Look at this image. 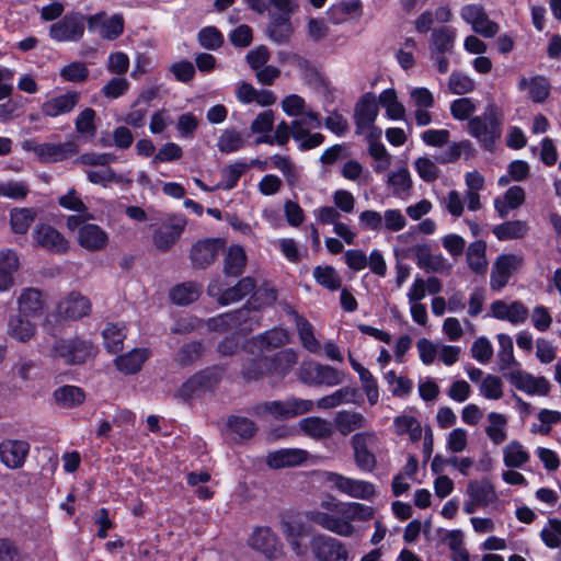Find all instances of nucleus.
Returning a JSON list of instances; mask_svg holds the SVG:
<instances>
[{
	"instance_id": "nucleus-1",
	"label": "nucleus",
	"mask_w": 561,
	"mask_h": 561,
	"mask_svg": "<svg viewBox=\"0 0 561 561\" xmlns=\"http://www.w3.org/2000/svg\"><path fill=\"white\" fill-rule=\"evenodd\" d=\"M306 518L321 527L342 537H351L355 533L354 520L366 522L373 518L374 510L357 502H337L334 499L321 501L318 508L305 514Z\"/></svg>"
},
{
	"instance_id": "nucleus-2",
	"label": "nucleus",
	"mask_w": 561,
	"mask_h": 561,
	"mask_svg": "<svg viewBox=\"0 0 561 561\" xmlns=\"http://www.w3.org/2000/svg\"><path fill=\"white\" fill-rule=\"evenodd\" d=\"M275 300L276 291L274 289H257L243 308L211 319L209 327L221 332L233 330L242 335L249 334L261 325V316L257 309Z\"/></svg>"
},
{
	"instance_id": "nucleus-3",
	"label": "nucleus",
	"mask_w": 561,
	"mask_h": 561,
	"mask_svg": "<svg viewBox=\"0 0 561 561\" xmlns=\"http://www.w3.org/2000/svg\"><path fill=\"white\" fill-rule=\"evenodd\" d=\"M502 111L494 103H489L481 115L469 119V134L474 137L485 150L493 151L502 135Z\"/></svg>"
},
{
	"instance_id": "nucleus-4",
	"label": "nucleus",
	"mask_w": 561,
	"mask_h": 561,
	"mask_svg": "<svg viewBox=\"0 0 561 561\" xmlns=\"http://www.w3.org/2000/svg\"><path fill=\"white\" fill-rule=\"evenodd\" d=\"M88 25V18L81 12L71 11L49 26L48 35L56 42H79Z\"/></svg>"
},
{
	"instance_id": "nucleus-5",
	"label": "nucleus",
	"mask_w": 561,
	"mask_h": 561,
	"mask_svg": "<svg viewBox=\"0 0 561 561\" xmlns=\"http://www.w3.org/2000/svg\"><path fill=\"white\" fill-rule=\"evenodd\" d=\"M314 407L313 401L290 398L285 401H271L257 404L253 408V414H271L276 419H290L310 412Z\"/></svg>"
},
{
	"instance_id": "nucleus-6",
	"label": "nucleus",
	"mask_w": 561,
	"mask_h": 561,
	"mask_svg": "<svg viewBox=\"0 0 561 561\" xmlns=\"http://www.w3.org/2000/svg\"><path fill=\"white\" fill-rule=\"evenodd\" d=\"M53 355L60 358L67 365H79L92 355V344L85 340L76 337L57 340L53 346Z\"/></svg>"
},
{
	"instance_id": "nucleus-7",
	"label": "nucleus",
	"mask_w": 561,
	"mask_h": 561,
	"mask_svg": "<svg viewBox=\"0 0 561 561\" xmlns=\"http://www.w3.org/2000/svg\"><path fill=\"white\" fill-rule=\"evenodd\" d=\"M378 444V436L375 432H360L353 435L351 446L354 451L356 466L367 472H371L377 465L376 456L370 448Z\"/></svg>"
},
{
	"instance_id": "nucleus-8",
	"label": "nucleus",
	"mask_w": 561,
	"mask_h": 561,
	"mask_svg": "<svg viewBox=\"0 0 561 561\" xmlns=\"http://www.w3.org/2000/svg\"><path fill=\"white\" fill-rule=\"evenodd\" d=\"M299 378L307 385L333 387L343 381V374L329 365L311 362L301 365Z\"/></svg>"
},
{
	"instance_id": "nucleus-9",
	"label": "nucleus",
	"mask_w": 561,
	"mask_h": 561,
	"mask_svg": "<svg viewBox=\"0 0 561 561\" xmlns=\"http://www.w3.org/2000/svg\"><path fill=\"white\" fill-rule=\"evenodd\" d=\"M524 259L518 254L507 253L499 255L491 271V289L497 291L505 287L511 276L522 267Z\"/></svg>"
},
{
	"instance_id": "nucleus-10",
	"label": "nucleus",
	"mask_w": 561,
	"mask_h": 561,
	"mask_svg": "<svg viewBox=\"0 0 561 561\" xmlns=\"http://www.w3.org/2000/svg\"><path fill=\"white\" fill-rule=\"evenodd\" d=\"M325 481L340 492L355 499L370 500L375 496V486L373 483L364 480H356L344 477L336 472H327Z\"/></svg>"
},
{
	"instance_id": "nucleus-11",
	"label": "nucleus",
	"mask_w": 561,
	"mask_h": 561,
	"mask_svg": "<svg viewBox=\"0 0 561 561\" xmlns=\"http://www.w3.org/2000/svg\"><path fill=\"white\" fill-rule=\"evenodd\" d=\"M32 237L38 248L55 254H66L70 249V242L56 228L47 224H37Z\"/></svg>"
},
{
	"instance_id": "nucleus-12",
	"label": "nucleus",
	"mask_w": 561,
	"mask_h": 561,
	"mask_svg": "<svg viewBox=\"0 0 561 561\" xmlns=\"http://www.w3.org/2000/svg\"><path fill=\"white\" fill-rule=\"evenodd\" d=\"M249 546L270 560H276L284 553L279 537L270 527H257L248 540Z\"/></svg>"
},
{
	"instance_id": "nucleus-13",
	"label": "nucleus",
	"mask_w": 561,
	"mask_h": 561,
	"mask_svg": "<svg viewBox=\"0 0 561 561\" xmlns=\"http://www.w3.org/2000/svg\"><path fill=\"white\" fill-rule=\"evenodd\" d=\"M310 545L319 561H347L348 551L336 538L319 534L312 537Z\"/></svg>"
},
{
	"instance_id": "nucleus-14",
	"label": "nucleus",
	"mask_w": 561,
	"mask_h": 561,
	"mask_svg": "<svg viewBox=\"0 0 561 561\" xmlns=\"http://www.w3.org/2000/svg\"><path fill=\"white\" fill-rule=\"evenodd\" d=\"M124 18L122 14H114L107 18L104 11L88 18V28L90 32L99 31L104 39L113 41L124 33Z\"/></svg>"
},
{
	"instance_id": "nucleus-15",
	"label": "nucleus",
	"mask_w": 561,
	"mask_h": 561,
	"mask_svg": "<svg viewBox=\"0 0 561 561\" xmlns=\"http://www.w3.org/2000/svg\"><path fill=\"white\" fill-rule=\"evenodd\" d=\"M416 265L426 273L449 274L451 264L440 253H433L428 244H416L412 248Z\"/></svg>"
},
{
	"instance_id": "nucleus-16",
	"label": "nucleus",
	"mask_w": 561,
	"mask_h": 561,
	"mask_svg": "<svg viewBox=\"0 0 561 561\" xmlns=\"http://www.w3.org/2000/svg\"><path fill=\"white\" fill-rule=\"evenodd\" d=\"M256 287L255 280L250 277L241 278L234 286L221 291L216 285L208 286V293L213 297H217V301L225 306L242 300L245 296L253 293Z\"/></svg>"
},
{
	"instance_id": "nucleus-17",
	"label": "nucleus",
	"mask_w": 561,
	"mask_h": 561,
	"mask_svg": "<svg viewBox=\"0 0 561 561\" xmlns=\"http://www.w3.org/2000/svg\"><path fill=\"white\" fill-rule=\"evenodd\" d=\"M504 376L514 387L528 394L546 396L550 390V383L545 377H534L520 369L512 370Z\"/></svg>"
},
{
	"instance_id": "nucleus-18",
	"label": "nucleus",
	"mask_w": 561,
	"mask_h": 561,
	"mask_svg": "<svg viewBox=\"0 0 561 561\" xmlns=\"http://www.w3.org/2000/svg\"><path fill=\"white\" fill-rule=\"evenodd\" d=\"M222 248L219 240H201L191 250L190 259L194 268L204 270L213 264Z\"/></svg>"
},
{
	"instance_id": "nucleus-19",
	"label": "nucleus",
	"mask_w": 561,
	"mask_h": 561,
	"mask_svg": "<svg viewBox=\"0 0 561 561\" xmlns=\"http://www.w3.org/2000/svg\"><path fill=\"white\" fill-rule=\"evenodd\" d=\"M30 450L31 446L26 440H2V465L13 470L22 468L26 461Z\"/></svg>"
},
{
	"instance_id": "nucleus-20",
	"label": "nucleus",
	"mask_w": 561,
	"mask_h": 561,
	"mask_svg": "<svg viewBox=\"0 0 561 561\" xmlns=\"http://www.w3.org/2000/svg\"><path fill=\"white\" fill-rule=\"evenodd\" d=\"M77 241L87 251H102L108 243V234L95 224H84L79 228Z\"/></svg>"
},
{
	"instance_id": "nucleus-21",
	"label": "nucleus",
	"mask_w": 561,
	"mask_h": 561,
	"mask_svg": "<svg viewBox=\"0 0 561 561\" xmlns=\"http://www.w3.org/2000/svg\"><path fill=\"white\" fill-rule=\"evenodd\" d=\"M33 151L44 162H57L75 156L78 152V146L75 141L46 142L34 146Z\"/></svg>"
},
{
	"instance_id": "nucleus-22",
	"label": "nucleus",
	"mask_w": 561,
	"mask_h": 561,
	"mask_svg": "<svg viewBox=\"0 0 561 561\" xmlns=\"http://www.w3.org/2000/svg\"><path fill=\"white\" fill-rule=\"evenodd\" d=\"M185 227L183 219H172L164 222L153 233L154 247L161 251H169L181 237Z\"/></svg>"
},
{
	"instance_id": "nucleus-23",
	"label": "nucleus",
	"mask_w": 561,
	"mask_h": 561,
	"mask_svg": "<svg viewBox=\"0 0 561 561\" xmlns=\"http://www.w3.org/2000/svg\"><path fill=\"white\" fill-rule=\"evenodd\" d=\"M90 311V300L79 293H71L58 304V313L64 319L78 320L88 316Z\"/></svg>"
},
{
	"instance_id": "nucleus-24",
	"label": "nucleus",
	"mask_w": 561,
	"mask_h": 561,
	"mask_svg": "<svg viewBox=\"0 0 561 561\" xmlns=\"http://www.w3.org/2000/svg\"><path fill=\"white\" fill-rule=\"evenodd\" d=\"M80 101V93L68 91L65 94L54 96L45 101L41 108L44 115L57 117L70 113Z\"/></svg>"
},
{
	"instance_id": "nucleus-25",
	"label": "nucleus",
	"mask_w": 561,
	"mask_h": 561,
	"mask_svg": "<svg viewBox=\"0 0 561 561\" xmlns=\"http://www.w3.org/2000/svg\"><path fill=\"white\" fill-rule=\"evenodd\" d=\"M378 115V105L373 93H366L355 106V125L356 131L362 133L364 129L373 126Z\"/></svg>"
},
{
	"instance_id": "nucleus-26",
	"label": "nucleus",
	"mask_w": 561,
	"mask_h": 561,
	"mask_svg": "<svg viewBox=\"0 0 561 561\" xmlns=\"http://www.w3.org/2000/svg\"><path fill=\"white\" fill-rule=\"evenodd\" d=\"M491 311L494 318L510 321L513 324L523 323L528 317V309L522 301L507 305L503 300H495L491 304Z\"/></svg>"
},
{
	"instance_id": "nucleus-27",
	"label": "nucleus",
	"mask_w": 561,
	"mask_h": 561,
	"mask_svg": "<svg viewBox=\"0 0 561 561\" xmlns=\"http://www.w3.org/2000/svg\"><path fill=\"white\" fill-rule=\"evenodd\" d=\"M280 529L293 551L297 556H304L307 551L306 546L301 541L306 536L304 523L296 519L283 518Z\"/></svg>"
},
{
	"instance_id": "nucleus-28",
	"label": "nucleus",
	"mask_w": 561,
	"mask_h": 561,
	"mask_svg": "<svg viewBox=\"0 0 561 561\" xmlns=\"http://www.w3.org/2000/svg\"><path fill=\"white\" fill-rule=\"evenodd\" d=\"M216 381L213 373L201 371L185 381L176 391L175 397L187 402L196 392L210 389Z\"/></svg>"
},
{
	"instance_id": "nucleus-29",
	"label": "nucleus",
	"mask_w": 561,
	"mask_h": 561,
	"mask_svg": "<svg viewBox=\"0 0 561 561\" xmlns=\"http://www.w3.org/2000/svg\"><path fill=\"white\" fill-rule=\"evenodd\" d=\"M19 313L24 317L38 318L42 314L44 300L37 288H24L18 299Z\"/></svg>"
},
{
	"instance_id": "nucleus-30",
	"label": "nucleus",
	"mask_w": 561,
	"mask_h": 561,
	"mask_svg": "<svg viewBox=\"0 0 561 561\" xmlns=\"http://www.w3.org/2000/svg\"><path fill=\"white\" fill-rule=\"evenodd\" d=\"M307 456L302 449H279L267 455L266 463L273 469L294 467L302 463Z\"/></svg>"
},
{
	"instance_id": "nucleus-31",
	"label": "nucleus",
	"mask_w": 561,
	"mask_h": 561,
	"mask_svg": "<svg viewBox=\"0 0 561 561\" xmlns=\"http://www.w3.org/2000/svg\"><path fill=\"white\" fill-rule=\"evenodd\" d=\"M334 426L342 434L346 436L354 431L367 426V419L359 412L342 410L339 411L334 417Z\"/></svg>"
},
{
	"instance_id": "nucleus-32",
	"label": "nucleus",
	"mask_w": 561,
	"mask_h": 561,
	"mask_svg": "<svg viewBox=\"0 0 561 561\" xmlns=\"http://www.w3.org/2000/svg\"><path fill=\"white\" fill-rule=\"evenodd\" d=\"M268 15L270 22L266 30L268 37L277 44L288 42L294 31L290 18L277 16L274 11H268Z\"/></svg>"
},
{
	"instance_id": "nucleus-33",
	"label": "nucleus",
	"mask_w": 561,
	"mask_h": 561,
	"mask_svg": "<svg viewBox=\"0 0 561 561\" xmlns=\"http://www.w3.org/2000/svg\"><path fill=\"white\" fill-rule=\"evenodd\" d=\"M522 91L528 90L529 98L535 103H542L550 94V82L542 76H536L531 79L522 78L518 82Z\"/></svg>"
},
{
	"instance_id": "nucleus-34",
	"label": "nucleus",
	"mask_w": 561,
	"mask_h": 561,
	"mask_svg": "<svg viewBox=\"0 0 561 561\" xmlns=\"http://www.w3.org/2000/svg\"><path fill=\"white\" fill-rule=\"evenodd\" d=\"M467 494L482 507L496 500L495 490L488 479L470 481L467 485Z\"/></svg>"
},
{
	"instance_id": "nucleus-35",
	"label": "nucleus",
	"mask_w": 561,
	"mask_h": 561,
	"mask_svg": "<svg viewBox=\"0 0 561 561\" xmlns=\"http://www.w3.org/2000/svg\"><path fill=\"white\" fill-rule=\"evenodd\" d=\"M456 30L450 26H442L434 28L431 34V53H448L451 54L456 39Z\"/></svg>"
},
{
	"instance_id": "nucleus-36",
	"label": "nucleus",
	"mask_w": 561,
	"mask_h": 561,
	"mask_svg": "<svg viewBox=\"0 0 561 561\" xmlns=\"http://www.w3.org/2000/svg\"><path fill=\"white\" fill-rule=\"evenodd\" d=\"M301 345L310 353L320 352V342L316 339L312 324L296 311H291Z\"/></svg>"
},
{
	"instance_id": "nucleus-37",
	"label": "nucleus",
	"mask_w": 561,
	"mask_h": 561,
	"mask_svg": "<svg viewBox=\"0 0 561 561\" xmlns=\"http://www.w3.org/2000/svg\"><path fill=\"white\" fill-rule=\"evenodd\" d=\"M300 430L314 439L330 438L333 434L332 424L317 416L305 417L299 422Z\"/></svg>"
},
{
	"instance_id": "nucleus-38",
	"label": "nucleus",
	"mask_w": 561,
	"mask_h": 561,
	"mask_svg": "<svg viewBox=\"0 0 561 561\" xmlns=\"http://www.w3.org/2000/svg\"><path fill=\"white\" fill-rule=\"evenodd\" d=\"M149 351L147 348H134L127 354L121 355L115 359L118 370L125 374H136L148 359Z\"/></svg>"
},
{
	"instance_id": "nucleus-39",
	"label": "nucleus",
	"mask_w": 561,
	"mask_h": 561,
	"mask_svg": "<svg viewBox=\"0 0 561 561\" xmlns=\"http://www.w3.org/2000/svg\"><path fill=\"white\" fill-rule=\"evenodd\" d=\"M247 254L242 247L232 245L229 248L224 260V273L226 276L237 277L244 271Z\"/></svg>"
},
{
	"instance_id": "nucleus-40",
	"label": "nucleus",
	"mask_w": 561,
	"mask_h": 561,
	"mask_svg": "<svg viewBox=\"0 0 561 561\" xmlns=\"http://www.w3.org/2000/svg\"><path fill=\"white\" fill-rule=\"evenodd\" d=\"M358 390L351 387H343L329 396H324L317 401L319 409H333L343 403H356Z\"/></svg>"
},
{
	"instance_id": "nucleus-41",
	"label": "nucleus",
	"mask_w": 561,
	"mask_h": 561,
	"mask_svg": "<svg viewBox=\"0 0 561 561\" xmlns=\"http://www.w3.org/2000/svg\"><path fill=\"white\" fill-rule=\"evenodd\" d=\"M247 144L244 135L236 128H226L217 140V148L221 153H232L242 149Z\"/></svg>"
},
{
	"instance_id": "nucleus-42",
	"label": "nucleus",
	"mask_w": 561,
	"mask_h": 561,
	"mask_svg": "<svg viewBox=\"0 0 561 561\" xmlns=\"http://www.w3.org/2000/svg\"><path fill=\"white\" fill-rule=\"evenodd\" d=\"M32 319L21 313L12 317L8 324L9 334L21 342L30 340L35 333V324L32 322Z\"/></svg>"
},
{
	"instance_id": "nucleus-43",
	"label": "nucleus",
	"mask_w": 561,
	"mask_h": 561,
	"mask_svg": "<svg viewBox=\"0 0 561 561\" xmlns=\"http://www.w3.org/2000/svg\"><path fill=\"white\" fill-rule=\"evenodd\" d=\"M54 398L59 407L71 409L83 403L85 396L81 388L67 385L56 389Z\"/></svg>"
},
{
	"instance_id": "nucleus-44",
	"label": "nucleus",
	"mask_w": 561,
	"mask_h": 561,
	"mask_svg": "<svg viewBox=\"0 0 561 561\" xmlns=\"http://www.w3.org/2000/svg\"><path fill=\"white\" fill-rule=\"evenodd\" d=\"M486 243L482 240L472 242L467 249V262L477 274H484L488 267L485 257Z\"/></svg>"
},
{
	"instance_id": "nucleus-45",
	"label": "nucleus",
	"mask_w": 561,
	"mask_h": 561,
	"mask_svg": "<svg viewBox=\"0 0 561 561\" xmlns=\"http://www.w3.org/2000/svg\"><path fill=\"white\" fill-rule=\"evenodd\" d=\"M528 230L529 227L526 221L513 220L495 226L493 233L499 240L504 241L524 238Z\"/></svg>"
},
{
	"instance_id": "nucleus-46",
	"label": "nucleus",
	"mask_w": 561,
	"mask_h": 561,
	"mask_svg": "<svg viewBox=\"0 0 561 561\" xmlns=\"http://www.w3.org/2000/svg\"><path fill=\"white\" fill-rule=\"evenodd\" d=\"M36 216L37 211L34 208H13L10 214L11 230L18 234H25Z\"/></svg>"
},
{
	"instance_id": "nucleus-47",
	"label": "nucleus",
	"mask_w": 561,
	"mask_h": 561,
	"mask_svg": "<svg viewBox=\"0 0 561 561\" xmlns=\"http://www.w3.org/2000/svg\"><path fill=\"white\" fill-rule=\"evenodd\" d=\"M13 87L2 83V100L9 98L2 103V119H12L19 117L23 113L24 99L21 95H12Z\"/></svg>"
},
{
	"instance_id": "nucleus-48",
	"label": "nucleus",
	"mask_w": 561,
	"mask_h": 561,
	"mask_svg": "<svg viewBox=\"0 0 561 561\" xmlns=\"http://www.w3.org/2000/svg\"><path fill=\"white\" fill-rule=\"evenodd\" d=\"M255 345L262 351L280 347L288 341V334L284 329L268 330L254 337Z\"/></svg>"
},
{
	"instance_id": "nucleus-49",
	"label": "nucleus",
	"mask_w": 561,
	"mask_h": 561,
	"mask_svg": "<svg viewBox=\"0 0 561 561\" xmlns=\"http://www.w3.org/2000/svg\"><path fill=\"white\" fill-rule=\"evenodd\" d=\"M393 427L397 435L408 434L412 442H417L422 437L421 424L414 416L399 415L394 417Z\"/></svg>"
},
{
	"instance_id": "nucleus-50",
	"label": "nucleus",
	"mask_w": 561,
	"mask_h": 561,
	"mask_svg": "<svg viewBox=\"0 0 561 561\" xmlns=\"http://www.w3.org/2000/svg\"><path fill=\"white\" fill-rule=\"evenodd\" d=\"M499 352L497 358L500 362V370L504 371L512 367L519 366L513 354V341L510 335L501 333L497 335Z\"/></svg>"
},
{
	"instance_id": "nucleus-51",
	"label": "nucleus",
	"mask_w": 561,
	"mask_h": 561,
	"mask_svg": "<svg viewBox=\"0 0 561 561\" xmlns=\"http://www.w3.org/2000/svg\"><path fill=\"white\" fill-rule=\"evenodd\" d=\"M489 425L485 427V433L489 438L495 444L499 445L506 439L505 427L507 424V419L505 415L496 412H490L488 414Z\"/></svg>"
},
{
	"instance_id": "nucleus-52",
	"label": "nucleus",
	"mask_w": 561,
	"mask_h": 561,
	"mask_svg": "<svg viewBox=\"0 0 561 561\" xmlns=\"http://www.w3.org/2000/svg\"><path fill=\"white\" fill-rule=\"evenodd\" d=\"M205 352V347L202 342L192 341L185 343L178 351L175 360L182 366L186 367L198 360Z\"/></svg>"
},
{
	"instance_id": "nucleus-53",
	"label": "nucleus",
	"mask_w": 561,
	"mask_h": 561,
	"mask_svg": "<svg viewBox=\"0 0 561 561\" xmlns=\"http://www.w3.org/2000/svg\"><path fill=\"white\" fill-rule=\"evenodd\" d=\"M248 168V164L244 162H236L224 168L221 171V181L215 186V188L227 191L232 190Z\"/></svg>"
},
{
	"instance_id": "nucleus-54",
	"label": "nucleus",
	"mask_w": 561,
	"mask_h": 561,
	"mask_svg": "<svg viewBox=\"0 0 561 561\" xmlns=\"http://www.w3.org/2000/svg\"><path fill=\"white\" fill-rule=\"evenodd\" d=\"M313 277L320 286L332 291L337 290L342 285V279L339 273L330 265L314 267Z\"/></svg>"
},
{
	"instance_id": "nucleus-55",
	"label": "nucleus",
	"mask_w": 561,
	"mask_h": 561,
	"mask_svg": "<svg viewBox=\"0 0 561 561\" xmlns=\"http://www.w3.org/2000/svg\"><path fill=\"white\" fill-rule=\"evenodd\" d=\"M171 300L181 306H186L197 300L199 287L195 283H184L175 286L170 293Z\"/></svg>"
},
{
	"instance_id": "nucleus-56",
	"label": "nucleus",
	"mask_w": 561,
	"mask_h": 561,
	"mask_svg": "<svg viewBox=\"0 0 561 561\" xmlns=\"http://www.w3.org/2000/svg\"><path fill=\"white\" fill-rule=\"evenodd\" d=\"M104 345L110 353H117L123 348L126 337L125 328L118 324L108 323L102 332Z\"/></svg>"
},
{
	"instance_id": "nucleus-57",
	"label": "nucleus",
	"mask_w": 561,
	"mask_h": 561,
	"mask_svg": "<svg viewBox=\"0 0 561 561\" xmlns=\"http://www.w3.org/2000/svg\"><path fill=\"white\" fill-rule=\"evenodd\" d=\"M20 261L15 252L8 250L2 252V290H7L14 285L12 273L16 272Z\"/></svg>"
},
{
	"instance_id": "nucleus-58",
	"label": "nucleus",
	"mask_w": 561,
	"mask_h": 561,
	"mask_svg": "<svg viewBox=\"0 0 561 561\" xmlns=\"http://www.w3.org/2000/svg\"><path fill=\"white\" fill-rule=\"evenodd\" d=\"M504 463L508 468L522 467L528 461L529 455L518 442H511L503 450Z\"/></svg>"
},
{
	"instance_id": "nucleus-59",
	"label": "nucleus",
	"mask_w": 561,
	"mask_h": 561,
	"mask_svg": "<svg viewBox=\"0 0 561 561\" xmlns=\"http://www.w3.org/2000/svg\"><path fill=\"white\" fill-rule=\"evenodd\" d=\"M88 180L93 184L106 186L108 183H127L130 184L131 180L124 179L122 174H117L112 168H106L100 171L89 170L85 172Z\"/></svg>"
},
{
	"instance_id": "nucleus-60",
	"label": "nucleus",
	"mask_w": 561,
	"mask_h": 561,
	"mask_svg": "<svg viewBox=\"0 0 561 561\" xmlns=\"http://www.w3.org/2000/svg\"><path fill=\"white\" fill-rule=\"evenodd\" d=\"M198 44L209 50H216L224 44L221 32L215 26L203 27L197 34Z\"/></svg>"
},
{
	"instance_id": "nucleus-61",
	"label": "nucleus",
	"mask_w": 561,
	"mask_h": 561,
	"mask_svg": "<svg viewBox=\"0 0 561 561\" xmlns=\"http://www.w3.org/2000/svg\"><path fill=\"white\" fill-rule=\"evenodd\" d=\"M448 88L453 94H467L476 89L474 81L460 71H454L448 79Z\"/></svg>"
},
{
	"instance_id": "nucleus-62",
	"label": "nucleus",
	"mask_w": 561,
	"mask_h": 561,
	"mask_svg": "<svg viewBox=\"0 0 561 561\" xmlns=\"http://www.w3.org/2000/svg\"><path fill=\"white\" fill-rule=\"evenodd\" d=\"M228 426L242 439L251 438L257 431V427L253 421L242 416H230L228 419Z\"/></svg>"
},
{
	"instance_id": "nucleus-63",
	"label": "nucleus",
	"mask_w": 561,
	"mask_h": 561,
	"mask_svg": "<svg viewBox=\"0 0 561 561\" xmlns=\"http://www.w3.org/2000/svg\"><path fill=\"white\" fill-rule=\"evenodd\" d=\"M273 366V360L268 357L252 359L244 368L243 376L249 380H256L267 373Z\"/></svg>"
},
{
	"instance_id": "nucleus-64",
	"label": "nucleus",
	"mask_w": 561,
	"mask_h": 561,
	"mask_svg": "<svg viewBox=\"0 0 561 561\" xmlns=\"http://www.w3.org/2000/svg\"><path fill=\"white\" fill-rule=\"evenodd\" d=\"M415 170L419 176L427 182H434L439 176V169L437 168L435 161L428 159L427 157H420L414 162Z\"/></svg>"
}]
</instances>
